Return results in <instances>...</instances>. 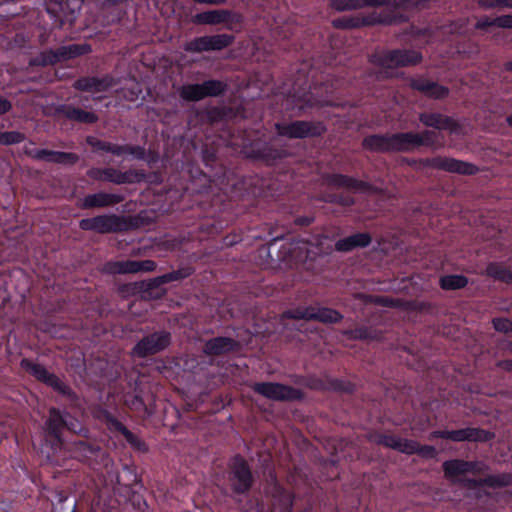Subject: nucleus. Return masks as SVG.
<instances>
[{
	"instance_id": "f257e3e1",
	"label": "nucleus",
	"mask_w": 512,
	"mask_h": 512,
	"mask_svg": "<svg viewBox=\"0 0 512 512\" xmlns=\"http://www.w3.org/2000/svg\"><path fill=\"white\" fill-rule=\"evenodd\" d=\"M442 144L438 132L425 130L421 133L374 134L365 137L362 146L375 153L411 152L420 147H434Z\"/></svg>"
},
{
	"instance_id": "f03ea898",
	"label": "nucleus",
	"mask_w": 512,
	"mask_h": 512,
	"mask_svg": "<svg viewBox=\"0 0 512 512\" xmlns=\"http://www.w3.org/2000/svg\"><path fill=\"white\" fill-rule=\"evenodd\" d=\"M275 129L279 136L287 138H306L322 135L326 128L322 122L295 121L292 123H277Z\"/></svg>"
},
{
	"instance_id": "7ed1b4c3",
	"label": "nucleus",
	"mask_w": 512,
	"mask_h": 512,
	"mask_svg": "<svg viewBox=\"0 0 512 512\" xmlns=\"http://www.w3.org/2000/svg\"><path fill=\"white\" fill-rule=\"evenodd\" d=\"M234 42V36L229 34H217L202 36L192 39L184 44V50L191 53L223 50Z\"/></svg>"
},
{
	"instance_id": "20e7f679",
	"label": "nucleus",
	"mask_w": 512,
	"mask_h": 512,
	"mask_svg": "<svg viewBox=\"0 0 512 512\" xmlns=\"http://www.w3.org/2000/svg\"><path fill=\"white\" fill-rule=\"evenodd\" d=\"M422 61V55L417 51L391 50L381 53L377 63L383 68H397L417 65Z\"/></svg>"
},
{
	"instance_id": "39448f33",
	"label": "nucleus",
	"mask_w": 512,
	"mask_h": 512,
	"mask_svg": "<svg viewBox=\"0 0 512 512\" xmlns=\"http://www.w3.org/2000/svg\"><path fill=\"white\" fill-rule=\"evenodd\" d=\"M86 142L94 152L111 153L112 155L117 157H123L126 155H132L133 157L139 159L144 157V149L139 146L117 145L110 142L102 141L93 136H88L86 138Z\"/></svg>"
},
{
	"instance_id": "423d86ee",
	"label": "nucleus",
	"mask_w": 512,
	"mask_h": 512,
	"mask_svg": "<svg viewBox=\"0 0 512 512\" xmlns=\"http://www.w3.org/2000/svg\"><path fill=\"white\" fill-rule=\"evenodd\" d=\"M420 122L437 130L448 131L450 134L461 135L464 133V125L448 115L428 112L419 115Z\"/></svg>"
},
{
	"instance_id": "0eeeda50",
	"label": "nucleus",
	"mask_w": 512,
	"mask_h": 512,
	"mask_svg": "<svg viewBox=\"0 0 512 512\" xmlns=\"http://www.w3.org/2000/svg\"><path fill=\"white\" fill-rule=\"evenodd\" d=\"M379 442L386 447L393 448L406 454L418 453L423 457L429 458L436 455V450L432 446L420 447L415 441L402 439L394 435H383Z\"/></svg>"
},
{
	"instance_id": "6e6552de",
	"label": "nucleus",
	"mask_w": 512,
	"mask_h": 512,
	"mask_svg": "<svg viewBox=\"0 0 512 512\" xmlns=\"http://www.w3.org/2000/svg\"><path fill=\"white\" fill-rule=\"evenodd\" d=\"M396 21V18L390 17L387 14L372 12L365 16H353L338 19L335 20L333 24L337 28H359L375 24H391Z\"/></svg>"
},
{
	"instance_id": "1a4fd4ad",
	"label": "nucleus",
	"mask_w": 512,
	"mask_h": 512,
	"mask_svg": "<svg viewBox=\"0 0 512 512\" xmlns=\"http://www.w3.org/2000/svg\"><path fill=\"white\" fill-rule=\"evenodd\" d=\"M443 468L445 476L453 483H467L469 486L476 484V481L468 478V474L476 469L474 463L451 460L446 461L443 464Z\"/></svg>"
},
{
	"instance_id": "9d476101",
	"label": "nucleus",
	"mask_w": 512,
	"mask_h": 512,
	"mask_svg": "<svg viewBox=\"0 0 512 512\" xmlns=\"http://www.w3.org/2000/svg\"><path fill=\"white\" fill-rule=\"evenodd\" d=\"M79 225L83 230H94L100 233H107L121 230L124 223L120 217L115 215H102L82 219Z\"/></svg>"
},
{
	"instance_id": "9b49d317",
	"label": "nucleus",
	"mask_w": 512,
	"mask_h": 512,
	"mask_svg": "<svg viewBox=\"0 0 512 512\" xmlns=\"http://www.w3.org/2000/svg\"><path fill=\"white\" fill-rule=\"evenodd\" d=\"M254 390L259 394L274 400H291L300 397L298 390L278 383H258L254 385Z\"/></svg>"
},
{
	"instance_id": "f8f14e48",
	"label": "nucleus",
	"mask_w": 512,
	"mask_h": 512,
	"mask_svg": "<svg viewBox=\"0 0 512 512\" xmlns=\"http://www.w3.org/2000/svg\"><path fill=\"white\" fill-rule=\"evenodd\" d=\"M117 83L118 81L110 75H105L101 78L82 77L74 82L73 87L83 92L100 93L108 91Z\"/></svg>"
},
{
	"instance_id": "ddd939ff",
	"label": "nucleus",
	"mask_w": 512,
	"mask_h": 512,
	"mask_svg": "<svg viewBox=\"0 0 512 512\" xmlns=\"http://www.w3.org/2000/svg\"><path fill=\"white\" fill-rule=\"evenodd\" d=\"M170 336L168 333H154L142 341L134 348V353L138 356L145 357L163 350L168 346Z\"/></svg>"
},
{
	"instance_id": "4468645a",
	"label": "nucleus",
	"mask_w": 512,
	"mask_h": 512,
	"mask_svg": "<svg viewBox=\"0 0 512 512\" xmlns=\"http://www.w3.org/2000/svg\"><path fill=\"white\" fill-rule=\"evenodd\" d=\"M490 433L484 430L474 428H466L454 431H436L433 432L430 438H446L453 441H486L490 438Z\"/></svg>"
},
{
	"instance_id": "2eb2a0df",
	"label": "nucleus",
	"mask_w": 512,
	"mask_h": 512,
	"mask_svg": "<svg viewBox=\"0 0 512 512\" xmlns=\"http://www.w3.org/2000/svg\"><path fill=\"white\" fill-rule=\"evenodd\" d=\"M155 268H156V264L151 260H144V261L126 260V261H118V262L109 263L107 265L108 272L115 273V274L151 272V271H154Z\"/></svg>"
},
{
	"instance_id": "dca6fc26",
	"label": "nucleus",
	"mask_w": 512,
	"mask_h": 512,
	"mask_svg": "<svg viewBox=\"0 0 512 512\" xmlns=\"http://www.w3.org/2000/svg\"><path fill=\"white\" fill-rule=\"evenodd\" d=\"M232 484L237 492H245L251 486V473L245 461L236 457L232 464Z\"/></svg>"
},
{
	"instance_id": "f3484780",
	"label": "nucleus",
	"mask_w": 512,
	"mask_h": 512,
	"mask_svg": "<svg viewBox=\"0 0 512 512\" xmlns=\"http://www.w3.org/2000/svg\"><path fill=\"white\" fill-rule=\"evenodd\" d=\"M410 87L433 99H443L449 94V89L425 78L411 79Z\"/></svg>"
},
{
	"instance_id": "a211bd4d",
	"label": "nucleus",
	"mask_w": 512,
	"mask_h": 512,
	"mask_svg": "<svg viewBox=\"0 0 512 512\" xmlns=\"http://www.w3.org/2000/svg\"><path fill=\"white\" fill-rule=\"evenodd\" d=\"M21 367L38 380L64 392V386L60 379H58L55 375L50 374L43 366L30 360L24 359L21 361Z\"/></svg>"
},
{
	"instance_id": "6ab92c4d",
	"label": "nucleus",
	"mask_w": 512,
	"mask_h": 512,
	"mask_svg": "<svg viewBox=\"0 0 512 512\" xmlns=\"http://www.w3.org/2000/svg\"><path fill=\"white\" fill-rule=\"evenodd\" d=\"M397 4L396 0H332L331 6L337 11L358 10L366 7H379Z\"/></svg>"
},
{
	"instance_id": "aec40b11",
	"label": "nucleus",
	"mask_w": 512,
	"mask_h": 512,
	"mask_svg": "<svg viewBox=\"0 0 512 512\" xmlns=\"http://www.w3.org/2000/svg\"><path fill=\"white\" fill-rule=\"evenodd\" d=\"M292 318H303V319H315L324 323H334L340 320V314L332 309L320 308V309H306L304 311H298L295 314H289Z\"/></svg>"
},
{
	"instance_id": "412c9836",
	"label": "nucleus",
	"mask_w": 512,
	"mask_h": 512,
	"mask_svg": "<svg viewBox=\"0 0 512 512\" xmlns=\"http://www.w3.org/2000/svg\"><path fill=\"white\" fill-rule=\"evenodd\" d=\"M122 198L117 194L96 193L87 195L82 199L81 206L83 208L106 207L117 204Z\"/></svg>"
},
{
	"instance_id": "4be33fe9",
	"label": "nucleus",
	"mask_w": 512,
	"mask_h": 512,
	"mask_svg": "<svg viewBox=\"0 0 512 512\" xmlns=\"http://www.w3.org/2000/svg\"><path fill=\"white\" fill-rule=\"evenodd\" d=\"M231 16L228 10H213L199 13L195 16V21L200 24L217 25L227 22Z\"/></svg>"
},
{
	"instance_id": "5701e85b",
	"label": "nucleus",
	"mask_w": 512,
	"mask_h": 512,
	"mask_svg": "<svg viewBox=\"0 0 512 512\" xmlns=\"http://www.w3.org/2000/svg\"><path fill=\"white\" fill-rule=\"evenodd\" d=\"M370 243V236L367 233H358L339 240L336 249L339 251H350L356 247H365Z\"/></svg>"
},
{
	"instance_id": "b1692460",
	"label": "nucleus",
	"mask_w": 512,
	"mask_h": 512,
	"mask_svg": "<svg viewBox=\"0 0 512 512\" xmlns=\"http://www.w3.org/2000/svg\"><path fill=\"white\" fill-rule=\"evenodd\" d=\"M91 52L89 44H71L57 48V54L60 61L73 59Z\"/></svg>"
},
{
	"instance_id": "393cba45",
	"label": "nucleus",
	"mask_w": 512,
	"mask_h": 512,
	"mask_svg": "<svg viewBox=\"0 0 512 512\" xmlns=\"http://www.w3.org/2000/svg\"><path fill=\"white\" fill-rule=\"evenodd\" d=\"M64 115L66 118L80 123L92 124L98 121V116L95 113L71 106L64 109Z\"/></svg>"
},
{
	"instance_id": "a878e982",
	"label": "nucleus",
	"mask_w": 512,
	"mask_h": 512,
	"mask_svg": "<svg viewBox=\"0 0 512 512\" xmlns=\"http://www.w3.org/2000/svg\"><path fill=\"white\" fill-rule=\"evenodd\" d=\"M235 343L230 338L218 337L206 343L204 351L207 354H221L233 349Z\"/></svg>"
},
{
	"instance_id": "bb28decb",
	"label": "nucleus",
	"mask_w": 512,
	"mask_h": 512,
	"mask_svg": "<svg viewBox=\"0 0 512 512\" xmlns=\"http://www.w3.org/2000/svg\"><path fill=\"white\" fill-rule=\"evenodd\" d=\"M436 167L460 174H474L478 169L472 162H434Z\"/></svg>"
},
{
	"instance_id": "cd10ccee",
	"label": "nucleus",
	"mask_w": 512,
	"mask_h": 512,
	"mask_svg": "<svg viewBox=\"0 0 512 512\" xmlns=\"http://www.w3.org/2000/svg\"><path fill=\"white\" fill-rule=\"evenodd\" d=\"M99 179L108 180L117 184L133 182L137 175L131 172L121 173L113 169H107L97 175Z\"/></svg>"
},
{
	"instance_id": "c85d7f7f",
	"label": "nucleus",
	"mask_w": 512,
	"mask_h": 512,
	"mask_svg": "<svg viewBox=\"0 0 512 512\" xmlns=\"http://www.w3.org/2000/svg\"><path fill=\"white\" fill-rule=\"evenodd\" d=\"M202 98L217 97L225 92L227 84L219 80H208L200 84Z\"/></svg>"
},
{
	"instance_id": "c756f323",
	"label": "nucleus",
	"mask_w": 512,
	"mask_h": 512,
	"mask_svg": "<svg viewBox=\"0 0 512 512\" xmlns=\"http://www.w3.org/2000/svg\"><path fill=\"white\" fill-rule=\"evenodd\" d=\"M58 62H60V60L56 49L41 52L37 57L31 59L29 64L31 66H47L54 65Z\"/></svg>"
},
{
	"instance_id": "7c9ffc66",
	"label": "nucleus",
	"mask_w": 512,
	"mask_h": 512,
	"mask_svg": "<svg viewBox=\"0 0 512 512\" xmlns=\"http://www.w3.org/2000/svg\"><path fill=\"white\" fill-rule=\"evenodd\" d=\"M180 97L185 101L196 102L202 100L200 84H187L179 89Z\"/></svg>"
},
{
	"instance_id": "2f4dec72",
	"label": "nucleus",
	"mask_w": 512,
	"mask_h": 512,
	"mask_svg": "<svg viewBox=\"0 0 512 512\" xmlns=\"http://www.w3.org/2000/svg\"><path fill=\"white\" fill-rule=\"evenodd\" d=\"M440 283L443 289H459L467 284V280L460 275H449L442 277Z\"/></svg>"
},
{
	"instance_id": "473e14b6",
	"label": "nucleus",
	"mask_w": 512,
	"mask_h": 512,
	"mask_svg": "<svg viewBox=\"0 0 512 512\" xmlns=\"http://www.w3.org/2000/svg\"><path fill=\"white\" fill-rule=\"evenodd\" d=\"M27 156L34 157V158H44V157H58V158H64L66 160H76L77 157L74 154L71 153H64V152H55L52 150H36L34 153H27Z\"/></svg>"
},
{
	"instance_id": "72a5a7b5",
	"label": "nucleus",
	"mask_w": 512,
	"mask_h": 512,
	"mask_svg": "<svg viewBox=\"0 0 512 512\" xmlns=\"http://www.w3.org/2000/svg\"><path fill=\"white\" fill-rule=\"evenodd\" d=\"M47 425H48V429L53 434H57V432L59 431V429L62 425L68 426L69 424H68L67 420H65L63 418V416L60 414L59 411L52 409L50 411V417H49Z\"/></svg>"
},
{
	"instance_id": "f704fd0d",
	"label": "nucleus",
	"mask_w": 512,
	"mask_h": 512,
	"mask_svg": "<svg viewBox=\"0 0 512 512\" xmlns=\"http://www.w3.org/2000/svg\"><path fill=\"white\" fill-rule=\"evenodd\" d=\"M25 139L24 134L18 131H9L0 133V144L1 145H10L15 143H20Z\"/></svg>"
},
{
	"instance_id": "c9c22d12",
	"label": "nucleus",
	"mask_w": 512,
	"mask_h": 512,
	"mask_svg": "<svg viewBox=\"0 0 512 512\" xmlns=\"http://www.w3.org/2000/svg\"><path fill=\"white\" fill-rule=\"evenodd\" d=\"M497 26L496 18L491 19L488 16H483L477 19V22L475 24V29L487 31L489 27Z\"/></svg>"
},
{
	"instance_id": "e433bc0d",
	"label": "nucleus",
	"mask_w": 512,
	"mask_h": 512,
	"mask_svg": "<svg viewBox=\"0 0 512 512\" xmlns=\"http://www.w3.org/2000/svg\"><path fill=\"white\" fill-rule=\"evenodd\" d=\"M494 328L498 331L508 332L512 330V323L507 319H494L493 320Z\"/></svg>"
},
{
	"instance_id": "4c0bfd02",
	"label": "nucleus",
	"mask_w": 512,
	"mask_h": 512,
	"mask_svg": "<svg viewBox=\"0 0 512 512\" xmlns=\"http://www.w3.org/2000/svg\"><path fill=\"white\" fill-rule=\"evenodd\" d=\"M497 27L504 29H512V15H501L496 17Z\"/></svg>"
},
{
	"instance_id": "58836bf2",
	"label": "nucleus",
	"mask_w": 512,
	"mask_h": 512,
	"mask_svg": "<svg viewBox=\"0 0 512 512\" xmlns=\"http://www.w3.org/2000/svg\"><path fill=\"white\" fill-rule=\"evenodd\" d=\"M337 183L339 185L347 186L348 188L355 189V190H357L360 186V183H358L357 181H355L351 178L344 177V176H339L337 179Z\"/></svg>"
},
{
	"instance_id": "ea45409f",
	"label": "nucleus",
	"mask_w": 512,
	"mask_h": 512,
	"mask_svg": "<svg viewBox=\"0 0 512 512\" xmlns=\"http://www.w3.org/2000/svg\"><path fill=\"white\" fill-rule=\"evenodd\" d=\"M478 5L485 9H492L495 7H500L498 0H478Z\"/></svg>"
},
{
	"instance_id": "a19ab883",
	"label": "nucleus",
	"mask_w": 512,
	"mask_h": 512,
	"mask_svg": "<svg viewBox=\"0 0 512 512\" xmlns=\"http://www.w3.org/2000/svg\"><path fill=\"white\" fill-rule=\"evenodd\" d=\"M11 107L12 105L7 99L0 97V115L8 112Z\"/></svg>"
},
{
	"instance_id": "79ce46f5",
	"label": "nucleus",
	"mask_w": 512,
	"mask_h": 512,
	"mask_svg": "<svg viewBox=\"0 0 512 512\" xmlns=\"http://www.w3.org/2000/svg\"><path fill=\"white\" fill-rule=\"evenodd\" d=\"M193 1L200 3V4L221 5V4H225L227 0H193Z\"/></svg>"
},
{
	"instance_id": "37998d69",
	"label": "nucleus",
	"mask_w": 512,
	"mask_h": 512,
	"mask_svg": "<svg viewBox=\"0 0 512 512\" xmlns=\"http://www.w3.org/2000/svg\"><path fill=\"white\" fill-rule=\"evenodd\" d=\"M375 302L383 305H394L392 300H388L387 298L377 297L375 298Z\"/></svg>"
},
{
	"instance_id": "c03bdc74",
	"label": "nucleus",
	"mask_w": 512,
	"mask_h": 512,
	"mask_svg": "<svg viewBox=\"0 0 512 512\" xmlns=\"http://www.w3.org/2000/svg\"><path fill=\"white\" fill-rule=\"evenodd\" d=\"M121 431L129 442L134 443V436L131 432H129L125 427H122Z\"/></svg>"
},
{
	"instance_id": "a18cd8bd",
	"label": "nucleus",
	"mask_w": 512,
	"mask_h": 512,
	"mask_svg": "<svg viewBox=\"0 0 512 512\" xmlns=\"http://www.w3.org/2000/svg\"><path fill=\"white\" fill-rule=\"evenodd\" d=\"M500 7L511 8L512 9V0H498Z\"/></svg>"
},
{
	"instance_id": "49530a36",
	"label": "nucleus",
	"mask_w": 512,
	"mask_h": 512,
	"mask_svg": "<svg viewBox=\"0 0 512 512\" xmlns=\"http://www.w3.org/2000/svg\"><path fill=\"white\" fill-rule=\"evenodd\" d=\"M504 68L506 71L512 72V60L508 61L504 64Z\"/></svg>"
},
{
	"instance_id": "de8ad7c7",
	"label": "nucleus",
	"mask_w": 512,
	"mask_h": 512,
	"mask_svg": "<svg viewBox=\"0 0 512 512\" xmlns=\"http://www.w3.org/2000/svg\"><path fill=\"white\" fill-rule=\"evenodd\" d=\"M506 122L510 127H512V114L506 118Z\"/></svg>"
},
{
	"instance_id": "09e8293b",
	"label": "nucleus",
	"mask_w": 512,
	"mask_h": 512,
	"mask_svg": "<svg viewBox=\"0 0 512 512\" xmlns=\"http://www.w3.org/2000/svg\"><path fill=\"white\" fill-rule=\"evenodd\" d=\"M489 273L492 274V275H495V276H498V274L496 272L493 271V267H490L489 268ZM499 277H502L501 275H499Z\"/></svg>"
},
{
	"instance_id": "8fccbe9b",
	"label": "nucleus",
	"mask_w": 512,
	"mask_h": 512,
	"mask_svg": "<svg viewBox=\"0 0 512 512\" xmlns=\"http://www.w3.org/2000/svg\"><path fill=\"white\" fill-rule=\"evenodd\" d=\"M485 483L493 484L494 480L492 478L486 479Z\"/></svg>"
},
{
	"instance_id": "3c124183",
	"label": "nucleus",
	"mask_w": 512,
	"mask_h": 512,
	"mask_svg": "<svg viewBox=\"0 0 512 512\" xmlns=\"http://www.w3.org/2000/svg\"><path fill=\"white\" fill-rule=\"evenodd\" d=\"M297 245H298V248H301L300 246L301 245H305V243L304 242H299V243H297Z\"/></svg>"
},
{
	"instance_id": "603ef678",
	"label": "nucleus",
	"mask_w": 512,
	"mask_h": 512,
	"mask_svg": "<svg viewBox=\"0 0 512 512\" xmlns=\"http://www.w3.org/2000/svg\"><path fill=\"white\" fill-rule=\"evenodd\" d=\"M509 366H510V368H512V363H511V364H509Z\"/></svg>"
}]
</instances>
